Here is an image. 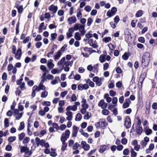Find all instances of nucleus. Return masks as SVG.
<instances>
[{
  "mask_svg": "<svg viewBox=\"0 0 157 157\" xmlns=\"http://www.w3.org/2000/svg\"><path fill=\"white\" fill-rule=\"evenodd\" d=\"M107 103L105 102L103 100H101L99 102L98 105L99 106H100L103 109L102 110V112L103 114L104 115H108V110L105 109L107 105Z\"/></svg>",
  "mask_w": 157,
  "mask_h": 157,
  "instance_id": "1",
  "label": "nucleus"
},
{
  "mask_svg": "<svg viewBox=\"0 0 157 157\" xmlns=\"http://www.w3.org/2000/svg\"><path fill=\"white\" fill-rule=\"evenodd\" d=\"M105 119H100L99 122L96 124V126L98 128H99L100 127H105L107 125V124L105 122Z\"/></svg>",
  "mask_w": 157,
  "mask_h": 157,
  "instance_id": "2",
  "label": "nucleus"
},
{
  "mask_svg": "<svg viewBox=\"0 0 157 157\" xmlns=\"http://www.w3.org/2000/svg\"><path fill=\"white\" fill-rule=\"evenodd\" d=\"M131 121L130 118L128 117H126L124 121V125L126 128H129L131 126Z\"/></svg>",
  "mask_w": 157,
  "mask_h": 157,
  "instance_id": "3",
  "label": "nucleus"
},
{
  "mask_svg": "<svg viewBox=\"0 0 157 157\" xmlns=\"http://www.w3.org/2000/svg\"><path fill=\"white\" fill-rule=\"evenodd\" d=\"M106 55L107 53L105 52L100 56L99 59L101 63L104 62L106 60H108V56H106Z\"/></svg>",
  "mask_w": 157,
  "mask_h": 157,
  "instance_id": "4",
  "label": "nucleus"
},
{
  "mask_svg": "<svg viewBox=\"0 0 157 157\" xmlns=\"http://www.w3.org/2000/svg\"><path fill=\"white\" fill-rule=\"evenodd\" d=\"M81 146L84 150L86 151L89 150L90 148V146L89 144H86L85 141H82L81 144Z\"/></svg>",
  "mask_w": 157,
  "mask_h": 157,
  "instance_id": "5",
  "label": "nucleus"
},
{
  "mask_svg": "<svg viewBox=\"0 0 157 157\" xmlns=\"http://www.w3.org/2000/svg\"><path fill=\"white\" fill-rule=\"evenodd\" d=\"M14 54L15 55V57L17 59H20L22 55L21 49L18 48L16 52H15V54Z\"/></svg>",
  "mask_w": 157,
  "mask_h": 157,
  "instance_id": "6",
  "label": "nucleus"
},
{
  "mask_svg": "<svg viewBox=\"0 0 157 157\" xmlns=\"http://www.w3.org/2000/svg\"><path fill=\"white\" fill-rule=\"evenodd\" d=\"M117 11V8L116 7L112 8L111 11L109 10V17H111L113 16Z\"/></svg>",
  "mask_w": 157,
  "mask_h": 157,
  "instance_id": "7",
  "label": "nucleus"
},
{
  "mask_svg": "<svg viewBox=\"0 0 157 157\" xmlns=\"http://www.w3.org/2000/svg\"><path fill=\"white\" fill-rule=\"evenodd\" d=\"M76 18L75 16H73L72 17H69L67 19V21L70 25L75 23L76 21Z\"/></svg>",
  "mask_w": 157,
  "mask_h": 157,
  "instance_id": "8",
  "label": "nucleus"
},
{
  "mask_svg": "<svg viewBox=\"0 0 157 157\" xmlns=\"http://www.w3.org/2000/svg\"><path fill=\"white\" fill-rule=\"evenodd\" d=\"M96 41H94L93 39H91L88 41V43L90 45L94 48H96L98 47V45L96 43Z\"/></svg>",
  "mask_w": 157,
  "mask_h": 157,
  "instance_id": "9",
  "label": "nucleus"
},
{
  "mask_svg": "<svg viewBox=\"0 0 157 157\" xmlns=\"http://www.w3.org/2000/svg\"><path fill=\"white\" fill-rule=\"evenodd\" d=\"M79 128L74 125L73 127L72 136L76 137Z\"/></svg>",
  "mask_w": 157,
  "mask_h": 157,
  "instance_id": "10",
  "label": "nucleus"
},
{
  "mask_svg": "<svg viewBox=\"0 0 157 157\" xmlns=\"http://www.w3.org/2000/svg\"><path fill=\"white\" fill-rule=\"evenodd\" d=\"M150 54L148 52H145L144 53L142 59H143V60H148L150 61Z\"/></svg>",
  "mask_w": 157,
  "mask_h": 157,
  "instance_id": "11",
  "label": "nucleus"
},
{
  "mask_svg": "<svg viewBox=\"0 0 157 157\" xmlns=\"http://www.w3.org/2000/svg\"><path fill=\"white\" fill-rule=\"evenodd\" d=\"M49 10L53 12V13H56L57 9L58 7L57 6H55L53 5H52L48 8Z\"/></svg>",
  "mask_w": 157,
  "mask_h": 157,
  "instance_id": "12",
  "label": "nucleus"
},
{
  "mask_svg": "<svg viewBox=\"0 0 157 157\" xmlns=\"http://www.w3.org/2000/svg\"><path fill=\"white\" fill-rule=\"evenodd\" d=\"M62 54V51H61V50H59L56 53V54H55L54 56V59L56 61L59 59L61 56Z\"/></svg>",
  "mask_w": 157,
  "mask_h": 157,
  "instance_id": "13",
  "label": "nucleus"
},
{
  "mask_svg": "<svg viewBox=\"0 0 157 157\" xmlns=\"http://www.w3.org/2000/svg\"><path fill=\"white\" fill-rule=\"evenodd\" d=\"M53 60L50 59L48 60L47 65L48 67L50 69H52L54 66V64L52 63Z\"/></svg>",
  "mask_w": 157,
  "mask_h": 157,
  "instance_id": "14",
  "label": "nucleus"
},
{
  "mask_svg": "<svg viewBox=\"0 0 157 157\" xmlns=\"http://www.w3.org/2000/svg\"><path fill=\"white\" fill-rule=\"evenodd\" d=\"M149 61L148 60H143V59H142V66L143 68H145L147 67L148 65Z\"/></svg>",
  "mask_w": 157,
  "mask_h": 157,
  "instance_id": "15",
  "label": "nucleus"
},
{
  "mask_svg": "<svg viewBox=\"0 0 157 157\" xmlns=\"http://www.w3.org/2000/svg\"><path fill=\"white\" fill-rule=\"evenodd\" d=\"M19 147L21 149L20 151L21 153L25 152V153L26 151H28L29 150V148L27 147V146H20Z\"/></svg>",
  "mask_w": 157,
  "mask_h": 157,
  "instance_id": "16",
  "label": "nucleus"
},
{
  "mask_svg": "<svg viewBox=\"0 0 157 157\" xmlns=\"http://www.w3.org/2000/svg\"><path fill=\"white\" fill-rule=\"evenodd\" d=\"M144 132L147 135H149L152 133V131L151 129H149L148 127H146L144 128Z\"/></svg>",
  "mask_w": 157,
  "mask_h": 157,
  "instance_id": "17",
  "label": "nucleus"
},
{
  "mask_svg": "<svg viewBox=\"0 0 157 157\" xmlns=\"http://www.w3.org/2000/svg\"><path fill=\"white\" fill-rule=\"evenodd\" d=\"M70 134V131L69 130H66L65 133H63L61 137L67 139L69 137Z\"/></svg>",
  "mask_w": 157,
  "mask_h": 157,
  "instance_id": "18",
  "label": "nucleus"
},
{
  "mask_svg": "<svg viewBox=\"0 0 157 157\" xmlns=\"http://www.w3.org/2000/svg\"><path fill=\"white\" fill-rule=\"evenodd\" d=\"M80 103L79 102H76L75 103V105L72 106V110L73 111H75L77 109V106L78 105H80Z\"/></svg>",
  "mask_w": 157,
  "mask_h": 157,
  "instance_id": "19",
  "label": "nucleus"
},
{
  "mask_svg": "<svg viewBox=\"0 0 157 157\" xmlns=\"http://www.w3.org/2000/svg\"><path fill=\"white\" fill-rule=\"evenodd\" d=\"M143 132V128L142 127L139 126L136 129V132L138 135H140Z\"/></svg>",
  "mask_w": 157,
  "mask_h": 157,
  "instance_id": "20",
  "label": "nucleus"
},
{
  "mask_svg": "<svg viewBox=\"0 0 157 157\" xmlns=\"http://www.w3.org/2000/svg\"><path fill=\"white\" fill-rule=\"evenodd\" d=\"M82 116L80 113H78L75 116V120L76 121H80L82 118Z\"/></svg>",
  "mask_w": 157,
  "mask_h": 157,
  "instance_id": "21",
  "label": "nucleus"
},
{
  "mask_svg": "<svg viewBox=\"0 0 157 157\" xmlns=\"http://www.w3.org/2000/svg\"><path fill=\"white\" fill-rule=\"evenodd\" d=\"M60 78L59 77H56L55 79L51 81V83L52 85H55L58 83L57 80H59Z\"/></svg>",
  "mask_w": 157,
  "mask_h": 157,
  "instance_id": "22",
  "label": "nucleus"
},
{
  "mask_svg": "<svg viewBox=\"0 0 157 157\" xmlns=\"http://www.w3.org/2000/svg\"><path fill=\"white\" fill-rule=\"evenodd\" d=\"M109 50H111V52H109V54L111 55L112 53H113L112 51L114 50V48L113 45L112 44H109Z\"/></svg>",
  "mask_w": 157,
  "mask_h": 157,
  "instance_id": "23",
  "label": "nucleus"
},
{
  "mask_svg": "<svg viewBox=\"0 0 157 157\" xmlns=\"http://www.w3.org/2000/svg\"><path fill=\"white\" fill-rule=\"evenodd\" d=\"M91 116V113L89 112H87L86 114L84 116V118L85 119L88 120Z\"/></svg>",
  "mask_w": 157,
  "mask_h": 157,
  "instance_id": "24",
  "label": "nucleus"
},
{
  "mask_svg": "<svg viewBox=\"0 0 157 157\" xmlns=\"http://www.w3.org/2000/svg\"><path fill=\"white\" fill-rule=\"evenodd\" d=\"M106 145L101 146L99 149V151L101 153H103L106 150Z\"/></svg>",
  "mask_w": 157,
  "mask_h": 157,
  "instance_id": "25",
  "label": "nucleus"
},
{
  "mask_svg": "<svg viewBox=\"0 0 157 157\" xmlns=\"http://www.w3.org/2000/svg\"><path fill=\"white\" fill-rule=\"evenodd\" d=\"M75 38L77 40H80L81 37L80 36V34L78 32H76L75 34Z\"/></svg>",
  "mask_w": 157,
  "mask_h": 157,
  "instance_id": "26",
  "label": "nucleus"
},
{
  "mask_svg": "<svg viewBox=\"0 0 157 157\" xmlns=\"http://www.w3.org/2000/svg\"><path fill=\"white\" fill-rule=\"evenodd\" d=\"M16 139L15 136H10L8 138V140L9 142L12 143L15 141Z\"/></svg>",
  "mask_w": 157,
  "mask_h": 157,
  "instance_id": "27",
  "label": "nucleus"
},
{
  "mask_svg": "<svg viewBox=\"0 0 157 157\" xmlns=\"http://www.w3.org/2000/svg\"><path fill=\"white\" fill-rule=\"evenodd\" d=\"M65 60V58L64 57H63L61 60L57 63V65L60 66L62 65V64L64 63Z\"/></svg>",
  "mask_w": 157,
  "mask_h": 157,
  "instance_id": "28",
  "label": "nucleus"
},
{
  "mask_svg": "<svg viewBox=\"0 0 157 157\" xmlns=\"http://www.w3.org/2000/svg\"><path fill=\"white\" fill-rule=\"evenodd\" d=\"M129 55V54L127 52H125L122 56V57L124 60H127L128 58Z\"/></svg>",
  "mask_w": 157,
  "mask_h": 157,
  "instance_id": "29",
  "label": "nucleus"
},
{
  "mask_svg": "<svg viewBox=\"0 0 157 157\" xmlns=\"http://www.w3.org/2000/svg\"><path fill=\"white\" fill-rule=\"evenodd\" d=\"M143 14V12L142 10H139L138 11L136 14V17H141Z\"/></svg>",
  "mask_w": 157,
  "mask_h": 157,
  "instance_id": "30",
  "label": "nucleus"
},
{
  "mask_svg": "<svg viewBox=\"0 0 157 157\" xmlns=\"http://www.w3.org/2000/svg\"><path fill=\"white\" fill-rule=\"evenodd\" d=\"M25 134L24 133L22 132L19 135H18V138L19 140H22L23 138L25 137Z\"/></svg>",
  "mask_w": 157,
  "mask_h": 157,
  "instance_id": "31",
  "label": "nucleus"
},
{
  "mask_svg": "<svg viewBox=\"0 0 157 157\" xmlns=\"http://www.w3.org/2000/svg\"><path fill=\"white\" fill-rule=\"evenodd\" d=\"M25 127L24 123L23 122L20 123V125L18 130L20 131L23 130Z\"/></svg>",
  "mask_w": 157,
  "mask_h": 157,
  "instance_id": "32",
  "label": "nucleus"
},
{
  "mask_svg": "<svg viewBox=\"0 0 157 157\" xmlns=\"http://www.w3.org/2000/svg\"><path fill=\"white\" fill-rule=\"evenodd\" d=\"M4 126L5 128H7L9 126V120L7 118H5L4 120Z\"/></svg>",
  "mask_w": 157,
  "mask_h": 157,
  "instance_id": "33",
  "label": "nucleus"
},
{
  "mask_svg": "<svg viewBox=\"0 0 157 157\" xmlns=\"http://www.w3.org/2000/svg\"><path fill=\"white\" fill-rule=\"evenodd\" d=\"M48 94V92L45 91H43L42 92L41 97L42 98H46Z\"/></svg>",
  "mask_w": 157,
  "mask_h": 157,
  "instance_id": "34",
  "label": "nucleus"
},
{
  "mask_svg": "<svg viewBox=\"0 0 157 157\" xmlns=\"http://www.w3.org/2000/svg\"><path fill=\"white\" fill-rule=\"evenodd\" d=\"M67 139L64 137H61V140L62 143V145H67V144L65 142V141L67 140Z\"/></svg>",
  "mask_w": 157,
  "mask_h": 157,
  "instance_id": "35",
  "label": "nucleus"
},
{
  "mask_svg": "<svg viewBox=\"0 0 157 157\" xmlns=\"http://www.w3.org/2000/svg\"><path fill=\"white\" fill-rule=\"evenodd\" d=\"M44 22H42L40 24L38 28V30L39 32H42V30L43 29L42 28L44 27Z\"/></svg>",
  "mask_w": 157,
  "mask_h": 157,
  "instance_id": "36",
  "label": "nucleus"
},
{
  "mask_svg": "<svg viewBox=\"0 0 157 157\" xmlns=\"http://www.w3.org/2000/svg\"><path fill=\"white\" fill-rule=\"evenodd\" d=\"M57 36V34L56 33L51 34V40H54L56 38Z\"/></svg>",
  "mask_w": 157,
  "mask_h": 157,
  "instance_id": "37",
  "label": "nucleus"
},
{
  "mask_svg": "<svg viewBox=\"0 0 157 157\" xmlns=\"http://www.w3.org/2000/svg\"><path fill=\"white\" fill-rule=\"evenodd\" d=\"M80 146V144L77 143H75L73 145L72 148L73 150H76Z\"/></svg>",
  "mask_w": 157,
  "mask_h": 157,
  "instance_id": "38",
  "label": "nucleus"
},
{
  "mask_svg": "<svg viewBox=\"0 0 157 157\" xmlns=\"http://www.w3.org/2000/svg\"><path fill=\"white\" fill-rule=\"evenodd\" d=\"M30 140V139L28 137H26L23 140V143L24 144H27Z\"/></svg>",
  "mask_w": 157,
  "mask_h": 157,
  "instance_id": "39",
  "label": "nucleus"
},
{
  "mask_svg": "<svg viewBox=\"0 0 157 157\" xmlns=\"http://www.w3.org/2000/svg\"><path fill=\"white\" fill-rule=\"evenodd\" d=\"M117 105H109V109L111 110L112 111H113L115 109V106H116Z\"/></svg>",
  "mask_w": 157,
  "mask_h": 157,
  "instance_id": "40",
  "label": "nucleus"
},
{
  "mask_svg": "<svg viewBox=\"0 0 157 157\" xmlns=\"http://www.w3.org/2000/svg\"><path fill=\"white\" fill-rule=\"evenodd\" d=\"M124 34L126 36H127L128 38H131V34L127 30L124 31Z\"/></svg>",
  "mask_w": 157,
  "mask_h": 157,
  "instance_id": "41",
  "label": "nucleus"
},
{
  "mask_svg": "<svg viewBox=\"0 0 157 157\" xmlns=\"http://www.w3.org/2000/svg\"><path fill=\"white\" fill-rule=\"evenodd\" d=\"M80 25H81L80 24H76L75 25V26L73 28H74V29L75 30H77L79 29Z\"/></svg>",
  "mask_w": 157,
  "mask_h": 157,
  "instance_id": "42",
  "label": "nucleus"
},
{
  "mask_svg": "<svg viewBox=\"0 0 157 157\" xmlns=\"http://www.w3.org/2000/svg\"><path fill=\"white\" fill-rule=\"evenodd\" d=\"M71 101H75L77 100V98L75 94H72L71 97Z\"/></svg>",
  "mask_w": 157,
  "mask_h": 157,
  "instance_id": "43",
  "label": "nucleus"
},
{
  "mask_svg": "<svg viewBox=\"0 0 157 157\" xmlns=\"http://www.w3.org/2000/svg\"><path fill=\"white\" fill-rule=\"evenodd\" d=\"M17 9L19 13H22L23 10V8L22 6H21L19 7L17 6Z\"/></svg>",
  "mask_w": 157,
  "mask_h": 157,
  "instance_id": "44",
  "label": "nucleus"
},
{
  "mask_svg": "<svg viewBox=\"0 0 157 157\" xmlns=\"http://www.w3.org/2000/svg\"><path fill=\"white\" fill-rule=\"evenodd\" d=\"M102 79L101 78H100L97 81V82H96V84L97 86H100L102 84L101 82Z\"/></svg>",
  "mask_w": 157,
  "mask_h": 157,
  "instance_id": "45",
  "label": "nucleus"
},
{
  "mask_svg": "<svg viewBox=\"0 0 157 157\" xmlns=\"http://www.w3.org/2000/svg\"><path fill=\"white\" fill-rule=\"evenodd\" d=\"M42 39L41 36L40 35H38L37 37L35 38V40L36 41H38L41 40Z\"/></svg>",
  "mask_w": 157,
  "mask_h": 157,
  "instance_id": "46",
  "label": "nucleus"
},
{
  "mask_svg": "<svg viewBox=\"0 0 157 157\" xmlns=\"http://www.w3.org/2000/svg\"><path fill=\"white\" fill-rule=\"evenodd\" d=\"M77 17L78 20L82 17V13L80 11H79L77 13Z\"/></svg>",
  "mask_w": 157,
  "mask_h": 157,
  "instance_id": "47",
  "label": "nucleus"
},
{
  "mask_svg": "<svg viewBox=\"0 0 157 157\" xmlns=\"http://www.w3.org/2000/svg\"><path fill=\"white\" fill-rule=\"evenodd\" d=\"M91 9V7L89 6H87L84 8V10L86 11L87 12H90Z\"/></svg>",
  "mask_w": 157,
  "mask_h": 157,
  "instance_id": "48",
  "label": "nucleus"
},
{
  "mask_svg": "<svg viewBox=\"0 0 157 157\" xmlns=\"http://www.w3.org/2000/svg\"><path fill=\"white\" fill-rule=\"evenodd\" d=\"M117 102V98L116 97H114L113 98L112 100V103L114 105H116V104Z\"/></svg>",
  "mask_w": 157,
  "mask_h": 157,
  "instance_id": "49",
  "label": "nucleus"
},
{
  "mask_svg": "<svg viewBox=\"0 0 157 157\" xmlns=\"http://www.w3.org/2000/svg\"><path fill=\"white\" fill-rule=\"evenodd\" d=\"M93 22L92 19L90 18H89L87 20V25L88 26H90Z\"/></svg>",
  "mask_w": 157,
  "mask_h": 157,
  "instance_id": "50",
  "label": "nucleus"
},
{
  "mask_svg": "<svg viewBox=\"0 0 157 157\" xmlns=\"http://www.w3.org/2000/svg\"><path fill=\"white\" fill-rule=\"evenodd\" d=\"M72 65V63H71V62L69 61H65L64 65L63 67H64V66H71Z\"/></svg>",
  "mask_w": 157,
  "mask_h": 157,
  "instance_id": "51",
  "label": "nucleus"
},
{
  "mask_svg": "<svg viewBox=\"0 0 157 157\" xmlns=\"http://www.w3.org/2000/svg\"><path fill=\"white\" fill-rule=\"evenodd\" d=\"M110 95L111 96H114L116 94V92L113 90H111L109 91Z\"/></svg>",
  "mask_w": 157,
  "mask_h": 157,
  "instance_id": "52",
  "label": "nucleus"
},
{
  "mask_svg": "<svg viewBox=\"0 0 157 157\" xmlns=\"http://www.w3.org/2000/svg\"><path fill=\"white\" fill-rule=\"evenodd\" d=\"M114 22L116 23H117L120 20L119 17L118 16H116L114 19Z\"/></svg>",
  "mask_w": 157,
  "mask_h": 157,
  "instance_id": "53",
  "label": "nucleus"
},
{
  "mask_svg": "<svg viewBox=\"0 0 157 157\" xmlns=\"http://www.w3.org/2000/svg\"><path fill=\"white\" fill-rule=\"evenodd\" d=\"M22 115L23 113H22L17 114L16 117V119L17 120H19L22 117Z\"/></svg>",
  "mask_w": 157,
  "mask_h": 157,
  "instance_id": "54",
  "label": "nucleus"
},
{
  "mask_svg": "<svg viewBox=\"0 0 157 157\" xmlns=\"http://www.w3.org/2000/svg\"><path fill=\"white\" fill-rule=\"evenodd\" d=\"M154 147V145L153 144H150L149 146V148L146 150V151H147L148 150H152Z\"/></svg>",
  "mask_w": 157,
  "mask_h": 157,
  "instance_id": "55",
  "label": "nucleus"
},
{
  "mask_svg": "<svg viewBox=\"0 0 157 157\" xmlns=\"http://www.w3.org/2000/svg\"><path fill=\"white\" fill-rule=\"evenodd\" d=\"M129 152V150L127 148H126L124 149L123 151V154L124 155H128Z\"/></svg>",
  "mask_w": 157,
  "mask_h": 157,
  "instance_id": "56",
  "label": "nucleus"
},
{
  "mask_svg": "<svg viewBox=\"0 0 157 157\" xmlns=\"http://www.w3.org/2000/svg\"><path fill=\"white\" fill-rule=\"evenodd\" d=\"M42 105H47L48 106H50L51 105V103L49 101H44Z\"/></svg>",
  "mask_w": 157,
  "mask_h": 157,
  "instance_id": "57",
  "label": "nucleus"
},
{
  "mask_svg": "<svg viewBox=\"0 0 157 157\" xmlns=\"http://www.w3.org/2000/svg\"><path fill=\"white\" fill-rule=\"evenodd\" d=\"M19 89V87H17L16 91V95H18V96H19L21 93V91Z\"/></svg>",
  "mask_w": 157,
  "mask_h": 157,
  "instance_id": "58",
  "label": "nucleus"
},
{
  "mask_svg": "<svg viewBox=\"0 0 157 157\" xmlns=\"http://www.w3.org/2000/svg\"><path fill=\"white\" fill-rule=\"evenodd\" d=\"M7 75L6 72H4L2 76V79L3 80H6L7 79Z\"/></svg>",
  "mask_w": 157,
  "mask_h": 157,
  "instance_id": "59",
  "label": "nucleus"
},
{
  "mask_svg": "<svg viewBox=\"0 0 157 157\" xmlns=\"http://www.w3.org/2000/svg\"><path fill=\"white\" fill-rule=\"evenodd\" d=\"M51 72L54 74L56 73L58 74L59 73L58 70L55 69H53L51 71Z\"/></svg>",
  "mask_w": 157,
  "mask_h": 157,
  "instance_id": "60",
  "label": "nucleus"
},
{
  "mask_svg": "<svg viewBox=\"0 0 157 157\" xmlns=\"http://www.w3.org/2000/svg\"><path fill=\"white\" fill-rule=\"evenodd\" d=\"M138 41L141 43H144L145 42V39L144 37H140L138 39Z\"/></svg>",
  "mask_w": 157,
  "mask_h": 157,
  "instance_id": "61",
  "label": "nucleus"
},
{
  "mask_svg": "<svg viewBox=\"0 0 157 157\" xmlns=\"http://www.w3.org/2000/svg\"><path fill=\"white\" fill-rule=\"evenodd\" d=\"M40 69L44 72H46L47 69L46 67L44 65H41L40 67Z\"/></svg>",
  "mask_w": 157,
  "mask_h": 157,
  "instance_id": "62",
  "label": "nucleus"
},
{
  "mask_svg": "<svg viewBox=\"0 0 157 157\" xmlns=\"http://www.w3.org/2000/svg\"><path fill=\"white\" fill-rule=\"evenodd\" d=\"M42 45V43L41 42H39L37 43L36 44V46L37 48H40Z\"/></svg>",
  "mask_w": 157,
  "mask_h": 157,
  "instance_id": "63",
  "label": "nucleus"
},
{
  "mask_svg": "<svg viewBox=\"0 0 157 157\" xmlns=\"http://www.w3.org/2000/svg\"><path fill=\"white\" fill-rule=\"evenodd\" d=\"M152 107L153 109H157V103H154L152 105Z\"/></svg>",
  "mask_w": 157,
  "mask_h": 157,
  "instance_id": "64",
  "label": "nucleus"
}]
</instances>
